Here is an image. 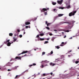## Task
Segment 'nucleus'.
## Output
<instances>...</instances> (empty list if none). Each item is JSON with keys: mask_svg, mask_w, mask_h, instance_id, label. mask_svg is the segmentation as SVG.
Segmentation results:
<instances>
[{"mask_svg": "<svg viewBox=\"0 0 79 79\" xmlns=\"http://www.w3.org/2000/svg\"><path fill=\"white\" fill-rule=\"evenodd\" d=\"M63 0H60V1L58 0L57 1V3L58 4H60V5H61L63 3Z\"/></svg>", "mask_w": 79, "mask_h": 79, "instance_id": "4", "label": "nucleus"}, {"mask_svg": "<svg viewBox=\"0 0 79 79\" xmlns=\"http://www.w3.org/2000/svg\"><path fill=\"white\" fill-rule=\"evenodd\" d=\"M77 11H74L73 12H71L69 13V16H74V15L75 13H76Z\"/></svg>", "mask_w": 79, "mask_h": 79, "instance_id": "2", "label": "nucleus"}, {"mask_svg": "<svg viewBox=\"0 0 79 79\" xmlns=\"http://www.w3.org/2000/svg\"><path fill=\"white\" fill-rule=\"evenodd\" d=\"M27 56V55L25 54L23 56H22L21 57L22 58V57H23V56Z\"/></svg>", "mask_w": 79, "mask_h": 79, "instance_id": "45", "label": "nucleus"}, {"mask_svg": "<svg viewBox=\"0 0 79 79\" xmlns=\"http://www.w3.org/2000/svg\"><path fill=\"white\" fill-rule=\"evenodd\" d=\"M54 31H57V30H54Z\"/></svg>", "mask_w": 79, "mask_h": 79, "instance_id": "59", "label": "nucleus"}, {"mask_svg": "<svg viewBox=\"0 0 79 79\" xmlns=\"http://www.w3.org/2000/svg\"><path fill=\"white\" fill-rule=\"evenodd\" d=\"M60 46H61V47H63V46H64V45H63V44H60Z\"/></svg>", "mask_w": 79, "mask_h": 79, "instance_id": "44", "label": "nucleus"}, {"mask_svg": "<svg viewBox=\"0 0 79 79\" xmlns=\"http://www.w3.org/2000/svg\"><path fill=\"white\" fill-rule=\"evenodd\" d=\"M53 51H52L51 52V53H51V54H53Z\"/></svg>", "mask_w": 79, "mask_h": 79, "instance_id": "41", "label": "nucleus"}, {"mask_svg": "<svg viewBox=\"0 0 79 79\" xmlns=\"http://www.w3.org/2000/svg\"><path fill=\"white\" fill-rule=\"evenodd\" d=\"M75 60L74 59L73 60L72 62H73V63H75Z\"/></svg>", "mask_w": 79, "mask_h": 79, "instance_id": "35", "label": "nucleus"}, {"mask_svg": "<svg viewBox=\"0 0 79 79\" xmlns=\"http://www.w3.org/2000/svg\"><path fill=\"white\" fill-rule=\"evenodd\" d=\"M17 68H18V66H17V67H15V69H17Z\"/></svg>", "mask_w": 79, "mask_h": 79, "instance_id": "47", "label": "nucleus"}, {"mask_svg": "<svg viewBox=\"0 0 79 79\" xmlns=\"http://www.w3.org/2000/svg\"><path fill=\"white\" fill-rule=\"evenodd\" d=\"M50 64L51 66H55V64L53 63H50Z\"/></svg>", "mask_w": 79, "mask_h": 79, "instance_id": "14", "label": "nucleus"}, {"mask_svg": "<svg viewBox=\"0 0 79 79\" xmlns=\"http://www.w3.org/2000/svg\"><path fill=\"white\" fill-rule=\"evenodd\" d=\"M43 62H44L45 63H49V61H47V60H45L43 61Z\"/></svg>", "mask_w": 79, "mask_h": 79, "instance_id": "15", "label": "nucleus"}, {"mask_svg": "<svg viewBox=\"0 0 79 79\" xmlns=\"http://www.w3.org/2000/svg\"><path fill=\"white\" fill-rule=\"evenodd\" d=\"M62 61V59H60V60H59L58 59H56L55 62H56V61Z\"/></svg>", "mask_w": 79, "mask_h": 79, "instance_id": "17", "label": "nucleus"}, {"mask_svg": "<svg viewBox=\"0 0 79 79\" xmlns=\"http://www.w3.org/2000/svg\"><path fill=\"white\" fill-rule=\"evenodd\" d=\"M10 40H6V42H4V44H6V43H8V42H10Z\"/></svg>", "mask_w": 79, "mask_h": 79, "instance_id": "13", "label": "nucleus"}, {"mask_svg": "<svg viewBox=\"0 0 79 79\" xmlns=\"http://www.w3.org/2000/svg\"><path fill=\"white\" fill-rule=\"evenodd\" d=\"M45 52H43L42 53V55H44V54H45Z\"/></svg>", "mask_w": 79, "mask_h": 79, "instance_id": "33", "label": "nucleus"}, {"mask_svg": "<svg viewBox=\"0 0 79 79\" xmlns=\"http://www.w3.org/2000/svg\"><path fill=\"white\" fill-rule=\"evenodd\" d=\"M48 76V74H45V73H43L42 75L41 76L43 77L44 76Z\"/></svg>", "mask_w": 79, "mask_h": 79, "instance_id": "10", "label": "nucleus"}, {"mask_svg": "<svg viewBox=\"0 0 79 79\" xmlns=\"http://www.w3.org/2000/svg\"><path fill=\"white\" fill-rule=\"evenodd\" d=\"M11 43L10 42H9L7 43V46H8V47H10V45H11Z\"/></svg>", "mask_w": 79, "mask_h": 79, "instance_id": "9", "label": "nucleus"}, {"mask_svg": "<svg viewBox=\"0 0 79 79\" xmlns=\"http://www.w3.org/2000/svg\"><path fill=\"white\" fill-rule=\"evenodd\" d=\"M56 48H57V49H59L60 48V47L59 46H56Z\"/></svg>", "mask_w": 79, "mask_h": 79, "instance_id": "26", "label": "nucleus"}, {"mask_svg": "<svg viewBox=\"0 0 79 79\" xmlns=\"http://www.w3.org/2000/svg\"><path fill=\"white\" fill-rule=\"evenodd\" d=\"M66 36L65 35L64 36V38H66Z\"/></svg>", "mask_w": 79, "mask_h": 79, "instance_id": "54", "label": "nucleus"}, {"mask_svg": "<svg viewBox=\"0 0 79 79\" xmlns=\"http://www.w3.org/2000/svg\"><path fill=\"white\" fill-rule=\"evenodd\" d=\"M49 35H52V33H50V34H49Z\"/></svg>", "mask_w": 79, "mask_h": 79, "instance_id": "48", "label": "nucleus"}, {"mask_svg": "<svg viewBox=\"0 0 79 79\" xmlns=\"http://www.w3.org/2000/svg\"><path fill=\"white\" fill-rule=\"evenodd\" d=\"M54 39H55V38L53 37L52 38V42H54Z\"/></svg>", "mask_w": 79, "mask_h": 79, "instance_id": "24", "label": "nucleus"}, {"mask_svg": "<svg viewBox=\"0 0 79 79\" xmlns=\"http://www.w3.org/2000/svg\"><path fill=\"white\" fill-rule=\"evenodd\" d=\"M79 63V61H75L76 64H77V63Z\"/></svg>", "mask_w": 79, "mask_h": 79, "instance_id": "32", "label": "nucleus"}, {"mask_svg": "<svg viewBox=\"0 0 79 79\" xmlns=\"http://www.w3.org/2000/svg\"><path fill=\"white\" fill-rule=\"evenodd\" d=\"M17 32H20V31L19 30H17Z\"/></svg>", "mask_w": 79, "mask_h": 79, "instance_id": "42", "label": "nucleus"}, {"mask_svg": "<svg viewBox=\"0 0 79 79\" xmlns=\"http://www.w3.org/2000/svg\"><path fill=\"white\" fill-rule=\"evenodd\" d=\"M13 39H15V37H13Z\"/></svg>", "mask_w": 79, "mask_h": 79, "instance_id": "60", "label": "nucleus"}, {"mask_svg": "<svg viewBox=\"0 0 79 79\" xmlns=\"http://www.w3.org/2000/svg\"><path fill=\"white\" fill-rule=\"evenodd\" d=\"M48 22H47V21H46V22H45V24H48Z\"/></svg>", "mask_w": 79, "mask_h": 79, "instance_id": "38", "label": "nucleus"}, {"mask_svg": "<svg viewBox=\"0 0 79 79\" xmlns=\"http://www.w3.org/2000/svg\"><path fill=\"white\" fill-rule=\"evenodd\" d=\"M59 9H61L62 10H63V9H64V8L63 7H59Z\"/></svg>", "mask_w": 79, "mask_h": 79, "instance_id": "29", "label": "nucleus"}, {"mask_svg": "<svg viewBox=\"0 0 79 79\" xmlns=\"http://www.w3.org/2000/svg\"><path fill=\"white\" fill-rule=\"evenodd\" d=\"M45 66H48V65H47V64H46L45 65Z\"/></svg>", "mask_w": 79, "mask_h": 79, "instance_id": "62", "label": "nucleus"}, {"mask_svg": "<svg viewBox=\"0 0 79 79\" xmlns=\"http://www.w3.org/2000/svg\"><path fill=\"white\" fill-rule=\"evenodd\" d=\"M7 71H11V70H10V69H8L7 70Z\"/></svg>", "mask_w": 79, "mask_h": 79, "instance_id": "40", "label": "nucleus"}, {"mask_svg": "<svg viewBox=\"0 0 79 79\" xmlns=\"http://www.w3.org/2000/svg\"><path fill=\"white\" fill-rule=\"evenodd\" d=\"M26 34V32H25V31H24L23 32V34Z\"/></svg>", "mask_w": 79, "mask_h": 79, "instance_id": "55", "label": "nucleus"}, {"mask_svg": "<svg viewBox=\"0 0 79 79\" xmlns=\"http://www.w3.org/2000/svg\"><path fill=\"white\" fill-rule=\"evenodd\" d=\"M75 21H70L69 22H62L60 23V24H64V23H67L69 24V27L67 28V29H69L70 28H71L73 26V24L74 23H75Z\"/></svg>", "mask_w": 79, "mask_h": 79, "instance_id": "1", "label": "nucleus"}, {"mask_svg": "<svg viewBox=\"0 0 79 79\" xmlns=\"http://www.w3.org/2000/svg\"><path fill=\"white\" fill-rule=\"evenodd\" d=\"M28 26H26L25 27H26V28H28Z\"/></svg>", "mask_w": 79, "mask_h": 79, "instance_id": "50", "label": "nucleus"}, {"mask_svg": "<svg viewBox=\"0 0 79 79\" xmlns=\"http://www.w3.org/2000/svg\"><path fill=\"white\" fill-rule=\"evenodd\" d=\"M45 11H47V9L45 8H43L42 10H41V12H44Z\"/></svg>", "mask_w": 79, "mask_h": 79, "instance_id": "6", "label": "nucleus"}, {"mask_svg": "<svg viewBox=\"0 0 79 79\" xmlns=\"http://www.w3.org/2000/svg\"><path fill=\"white\" fill-rule=\"evenodd\" d=\"M72 52V50H71L69 51L68 52V53H69L70 52Z\"/></svg>", "mask_w": 79, "mask_h": 79, "instance_id": "46", "label": "nucleus"}, {"mask_svg": "<svg viewBox=\"0 0 79 79\" xmlns=\"http://www.w3.org/2000/svg\"><path fill=\"white\" fill-rule=\"evenodd\" d=\"M19 37H20V38H21V37H23V35H19Z\"/></svg>", "mask_w": 79, "mask_h": 79, "instance_id": "34", "label": "nucleus"}, {"mask_svg": "<svg viewBox=\"0 0 79 79\" xmlns=\"http://www.w3.org/2000/svg\"><path fill=\"white\" fill-rule=\"evenodd\" d=\"M35 65H36V64L33 63V65H29V67H31V66H35Z\"/></svg>", "mask_w": 79, "mask_h": 79, "instance_id": "11", "label": "nucleus"}, {"mask_svg": "<svg viewBox=\"0 0 79 79\" xmlns=\"http://www.w3.org/2000/svg\"><path fill=\"white\" fill-rule=\"evenodd\" d=\"M66 8L67 9H69L70 8H71V6L70 5V4L69 3H67L66 4Z\"/></svg>", "mask_w": 79, "mask_h": 79, "instance_id": "3", "label": "nucleus"}, {"mask_svg": "<svg viewBox=\"0 0 79 79\" xmlns=\"http://www.w3.org/2000/svg\"><path fill=\"white\" fill-rule=\"evenodd\" d=\"M63 15V14H60L58 15V16L59 17H61V16H62Z\"/></svg>", "mask_w": 79, "mask_h": 79, "instance_id": "16", "label": "nucleus"}, {"mask_svg": "<svg viewBox=\"0 0 79 79\" xmlns=\"http://www.w3.org/2000/svg\"><path fill=\"white\" fill-rule=\"evenodd\" d=\"M52 4L53 5H55L56 4V3L55 2H52Z\"/></svg>", "mask_w": 79, "mask_h": 79, "instance_id": "18", "label": "nucleus"}, {"mask_svg": "<svg viewBox=\"0 0 79 79\" xmlns=\"http://www.w3.org/2000/svg\"><path fill=\"white\" fill-rule=\"evenodd\" d=\"M22 31H25V30L24 29H22Z\"/></svg>", "mask_w": 79, "mask_h": 79, "instance_id": "57", "label": "nucleus"}, {"mask_svg": "<svg viewBox=\"0 0 79 79\" xmlns=\"http://www.w3.org/2000/svg\"><path fill=\"white\" fill-rule=\"evenodd\" d=\"M48 43V41H45L44 43V44H47Z\"/></svg>", "mask_w": 79, "mask_h": 79, "instance_id": "28", "label": "nucleus"}, {"mask_svg": "<svg viewBox=\"0 0 79 79\" xmlns=\"http://www.w3.org/2000/svg\"><path fill=\"white\" fill-rule=\"evenodd\" d=\"M13 42H12L11 43V44H13Z\"/></svg>", "mask_w": 79, "mask_h": 79, "instance_id": "63", "label": "nucleus"}, {"mask_svg": "<svg viewBox=\"0 0 79 79\" xmlns=\"http://www.w3.org/2000/svg\"><path fill=\"white\" fill-rule=\"evenodd\" d=\"M53 11H56V9H53Z\"/></svg>", "mask_w": 79, "mask_h": 79, "instance_id": "51", "label": "nucleus"}, {"mask_svg": "<svg viewBox=\"0 0 79 79\" xmlns=\"http://www.w3.org/2000/svg\"><path fill=\"white\" fill-rule=\"evenodd\" d=\"M47 10H49V8H47V9H46Z\"/></svg>", "mask_w": 79, "mask_h": 79, "instance_id": "61", "label": "nucleus"}, {"mask_svg": "<svg viewBox=\"0 0 79 79\" xmlns=\"http://www.w3.org/2000/svg\"><path fill=\"white\" fill-rule=\"evenodd\" d=\"M47 12H45L44 13V15H47Z\"/></svg>", "mask_w": 79, "mask_h": 79, "instance_id": "36", "label": "nucleus"}, {"mask_svg": "<svg viewBox=\"0 0 79 79\" xmlns=\"http://www.w3.org/2000/svg\"><path fill=\"white\" fill-rule=\"evenodd\" d=\"M15 59H17V60H21V56H16L15 58Z\"/></svg>", "mask_w": 79, "mask_h": 79, "instance_id": "7", "label": "nucleus"}, {"mask_svg": "<svg viewBox=\"0 0 79 79\" xmlns=\"http://www.w3.org/2000/svg\"><path fill=\"white\" fill-rule=\"evenodd\" d=\"M77 48H78V49H79V47H78Z\"/></svg>", "mask_w": 79, "mask_h": 79, "instance_id": "64", "label": "nucleus"}, {"mask_svg": "<svg viewBox=\"0 0 79 79\" xmlns=\"http://www.w3.org/2000/svg\"><path fill=\"white\" fill-rule=\"evenodd\" d=\"M44 33H41L40 34V36H44Z\"/></svg>", "mask_w": 79, "mask_h": 79, "instance_id": "23", "label": "nucleus"}, {"mask_svg": "<svg viewBox=\"0 0 79 79\" xmlns=\"http://www.w3.org/2000/svg\"><path fill=\"white\" fill-rule=\"evenodd\" d=\"M51 75H53V73H50Z\"/></svg>", "mask_w": 79, "mask_h": 79, "instance_id": "53", "label": "nucleus"}, {"mask_svg": "<svg viewBox=\"0 0 79 79\" xmlns=\"http://www.w3.org/2000/svg\"><path fill=\"white\" fill-rule=\"evenodd\" d=\"M27 52H28L27 51H24L23 52H22L21 53L18 54V56H19V55H21V54H24V53H27Z\"/></svg>", "mask_w": 79, "mask_h": 79, "instance_id": "5", "label": "nucleus"}, {"mask_svg": "<svg viewBox=\"0 0 79 79\" xmlns=\"http://www.w3.org/2000/svg\"><path fill=\"white\" fill-rule=\"evenodd\" d=\"M45 40V39H44V38H40V40L41 41H42V40Z\"/></svg>", "mask_w": 79, "mask_h": 79, "instance_id": "21", "label": "nucleus"}, {"mask_svg": "<svg viewBox=\"0 0 79 79\" xmlns=\"http://www.w3.org/2000/svg\"><path fill=\"white\" fill-rule=\"evenodd\" d=\"M31 24V23L28 22H26L25 23V25H28V24Z\"/></svg>", "mask_w": 79, "mask_h": 79, "instance_id": "12", "label": "nucleus"}, {"mask_svg": "<svg viewBox=\"0 0 79 79\" xmlns=\"http://www.w3.org/2000/svg\"><path fill=\"white\" fill-rule=\"evenodd\" d=\"M64 44V42H62V43H61V44H62V45H63V44Z\"/></svg>", "mask_w": 79, "mask_h": 79, "instance_id": "49", "label": "nucleus"}, {"mask_svg": "<svg viewBox=\"0 0 79 79\" xmlns=\"http://www.w3.org/2000/svg\"><path fill=\"white\" fill-rule=\"evenodd\" d=\"M12 60H13V59H11L10 60V61H12Z\"/></svg>", "mask_w": 79, "mask_h": 79, "instance_id": "56", "label": "nucleus"}, {"mask_svg": "<svg viewBox=\"0 0 79 79\" xmlns=\"http://www.w3.org/2000/svg\"><path fill=\"white\" fill-rule=\"evenodd\" d=\"M66 32H69V30H67V31H66Z\"/></svg>", "mask_w": 79, "mask_h": 79, "instance_id": "52", "label": "nucleus"}, {"mask_svg": "<svg viewBox=\"0 0 79 79\" xmlns=\"http://www.w3.org/2000/svg\"><path fill=\"white\" fill-rule=\"evenodd\" d=\"M19 77H20V76L19 75H16L15 77V78H19Z\"/></svg>", "mask_w": 79, "mask_h": 79, "instance_id": "20", "label": "nucleus"}, {"mask_svg": "<svg viewBox=\"0 0 79 79\" xmlns=\"http://www.w3.org/2000/svg\"><path fill=\"white\" fill-rule=\"evenodd\" d=\"M6 65L7 66H11V65H10L9 62Z\"/></svg>", "mask_w": 79, "mask_h": 79, "instance_id": "19", "label": "nucleus"}, {"mask_svg": "<svg viewBox=\"0 0 79 79\" xmlns=\"http://www.w3.org/2000/svg\"><path fill=\"white\" fill-rule=\"evenodd\" d=\"M37 19V17H36V18H35L34 21H35V20H36V19Z\"/></svg>", "mask_w": 79, "mask_h": 79, "instance_id": "43", "label": "nucleus"}, {"mask_svg": "<svg viewBox=\"0 0 79 79\" xmlns=\"http://www.w3.org/2000/svg\"><path fill=\"white\" fill-rule=\"evenodd\" d=\"M50 24H51V23H48L47 24V26H50Z\"/></svg>", "mask_w": 79, "mask_h": 79, "instance_id": "25", "label": "nucleus"}, {"mask_svg": "<svg viewBox=\"0 0 79 79\" xmlns=\"http://www.w3.org/2000/svg\"><path fill=\"white\" fill-rule=\"evenodd\" d=\"M47 40H49V38H48L47 39Z\"/></svg>", "mask_w": 79, "mask_h": 79, "instance_id": "58", "label": "nucleus"}, {"mask_svg": "<svg viewBox=\"0 0 79 79\" xmlns=\"http://www.w3.org/2000/svg\"><path fill=\"white\" fill-rule=\"evenodd\" d=\"M41 68H44V65L42 64L41 66H40Z\"/></svg>", "mask_w": 79, "mask_h": 79, "instance_id": "27", "label": "nucleus"}, {"mask_svg": "<svg viewBox=\"0 0 79 79\" xmlns=\"http://www.w3.org/2000/svg\"><path fill=\"white\" fill-rule=\"evenodd\" d=\"M39 36L40 35H37L36 37H37V38H39Z\"/></svg>", "mask_w": 79, "mask_h": 79, "instance_id": "39", "label": "nucleus"}, {"mask_svg": "<svg viewBox=\"0 0 79 79\" xmlns=\"http://www.w3.org/2000/svg\"><path fill=\"white\" fill-rule=\"evenodd\" d=\"M16 40H17V39H14L13 40V41H16Z\"/></svg>", "mask_w": 79, "mask_h": 79, "instance_id": "37", "label": "nucleus"}, {"mask_svg": "<svg viewBox=\"0 0 79 79\" xmlns=\"http://www.w3.org/2000/svg\"><path fill=\"white\" fill-rule=\"evenodd\" d=\"M46 28L47 29H48V30H49V29H50V28H49V27H46Z\"/></svg>", "mask_w": 79, "mask_h": 79, "instance_id": "30", "label": "nucleus"}, {"mask_svg": "<svg viewBox=\"0 0 79 79\" xmlns=\"http://www.w3.org/2000/svg\"><path fill=\"white\" fill-rule=\"evenodd\" d=\"M9 63L10 65V64H13V62H12V63L9 62Z\"/></svg>", "mask_w": 79, "mask_h": 79, "instance_id": "31", "label": "nucleus"}, {"mask_svg": "<svg viewBox=\"0 0 79 79\" xmlns=\"http://www.w3.org/2000/svg\"><path fill=\"white\" fill-rule=\"evenodd\" d=\"M19 34V33H18L17 31H16L15 33L14 34V36L16 37V36H18Z\"/></svg>", "mask_w": 79, "mask_h": 79, "instance_id": "8", "label": "nucleus"}, {"mask_svg": "<svg viewBox=\"0 0 79 79\" xmlns=\"http://www.w3.org/2000/svg\"><path fill=\"white\" fill-rule=\"evenodd\" d=\"M13 34L12 33H10L9 34V36H13Z\"/></svg>", "mask_w": 79, "mask_h": 79, "instance_id": "22", "label": "nucleus"}]
</instances>
